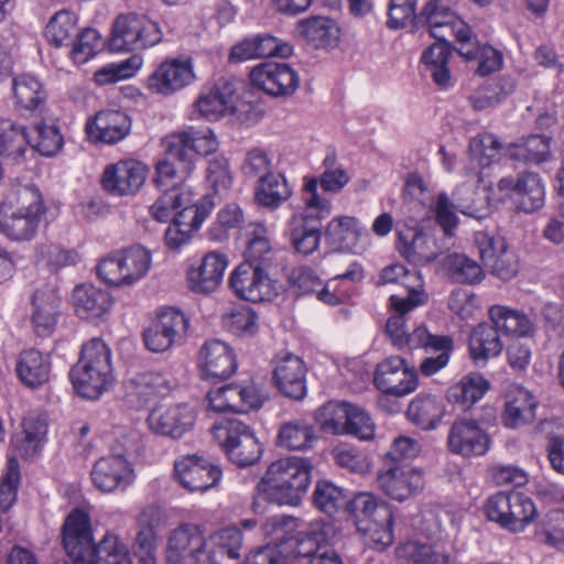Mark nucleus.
<instances>
[{
    "label": "nucleus",
    "instance_id": "nucleus-1",
    "mask_svg": "<svg viewBox=\"0 0 564 564\" xmlns=\"http://www.w3.org/2000/svg\"><path fill=\"white\" fill-rule=\"evenodd\" d=\"M62 541L67 555L77 564H133L127 545L118 535L107 532L96 544L89 516L73 510L65 519Z\"/></svg>",
    "mask_w": 564,
    "mask_h": 564
},
{
    "label": "nucleus",
    "instance_id": "nucleus-2",
    "mask_svg": "<svg viewBox=\"0 0 564 564\" xmlns=\"http://www.w3.org/2000/svg\"><path fill=\"white\" fill-rule=\"evenodd\" d=\"M69 378L75 391L83 398L96 400L108 391L115 382L108 345L100 338L85 343L78 361L70 369Z\"/></svg>",
    "mask_w": 564,
    "mask_h": 564
},
{
    "label": "nucleus",
    "instance_id": "nucleus-3",
    "mask_svg": "<svg viewBox=\"0 0 564 564\" xmlns=\"http://www.w3.org/2000/svg\"><path fill=\"white\" fill-rule=\"evenodd\" d=\"M44 213L40 191L33 186L19 187L0 204V232L12 241H31Z\"/></svg>",
    "mask_w": 564,
    "mask_h": 564
},
{
    "label": "nucleus",
    "instance_id": "nucleus-4",
    "mask_svg": "<svg viewBox=\"0 0 564 564\" xmlns=\"http://www.w3.org/2000/svg\"><path fill=\"white\" fill-rule=\"evenodd\" d=\"M311 484V465L291 456L273 462L258 484L267 499L280 506H297Z\"/></svg>",
    "mask_w": 564,
    "mask_h": 564
},
{
    "label": "nucleus",
    "instance_id": "nucleus-5",
    "mask_svg": "<svg viewBox=\"0 0 564 564\" xmlns=\"http://www.w3.org/2000/svg\"><path fill=\"white\" fill-rule=\"evenodd\" d=\"M346 511L354 521L358 532L368 536L378 546L393 543V514L391 508L377 496L360 491L346 503Z\"/></svg>",
    "mask_w": 564,
    "mask_h": 564
},
{
    "label": "nucleus",
    "instance_id": "nucleus-6",
    "mask_svg": "<svg viewBox=\"0 0 564 564\" xmlns=\"http://www.w3.org/2000/svg\"><path fill=\"white\" fill-rule=\"evenodd\" d=\"M151 262L150 251L134 246L104 258L97 265V274L107 284L131 286L148 274Z\"/></svg>",
    "mask_w": 564,
    "mask_h": 564
},
{
    "label": "nucleus",
    "instance_id": "nucleus-7",
    "mask_svg": "<svg viewBox=\"0 0 564 564\" xmlns=\"http://www.w3.org/2000/svg\"><path fill=\"white\" fill-rule=\"evenodd\" d=\"M229 460L239 467L256 464L262 449L252 430L238 419H224L210 429Z\"/></svg>",
    "mask_w": 564,
    "mask_h": 564
},
{
    "label": "nucleus",
    "instance_id": "nucleus-8",
    "mask_svg": "<svg viewBox=\"0 0 564 564\" xmlns=\"http://www.w3.org/2000/svg\"><path fill=\"white\" fill-rule=\"evenodd\" d=\"M162 40L159 24L145 15L120 14L112 26L111 51H134L151 47Z\"/></svg>",
    "mask_w": 564,
    "mask_h": 564
},
{
    "label": "nucleus",
    "instance_id": "nucleus-9",
    "mask_svg": "<svg viewBox=\"0 0 564 564\" xmlns=\"http://www.w3.org/2000/svg\"><path fill=\"white\" fill-rule=\"evenodd\" d=\"M188 327L189 319L183 312L167 307L143 332V340L149 350L164 352L184 341Z\"/></svg>",
    "mask_w": 564,
    "mask_h": 564
},
{
    "label": "nucleus",
    "instance_id": "nucleus-10",
    "mask_svg": "<svg viewBox=\"0 0 564 564\" xmlns=\"http://www.w3.org/2000/svg\"><path fill=\"white\" fill-rule=\"evenodd\" d=\"M207 539L203 529L195 523H183L167 536V564H203L206 556Z\"/></svg>",
    "mask_w": 564,
    "mask_h": 564
},
{
    "label": "nucleus",
    "instance_id": "nucleus-11",
    "mask_svg": "<svg viewBox=\"0 0 564 564\" xmlns=\"http://www.w3.org/2000/svg\"><path fill=\"white\" fill-rule=\"evenodd\" d=\"M229 286L239 299L253 303L272 301L279 294L268 270L251 264H239L229 276Z\"/></svg>",
    "mask_w": 564,
    "mask_h": 564
},
{
    "label": "nucleus",
    "instance_id": "nucleus-12",
    "mask_svg": "<svg viewBox=\"0 0 564 564\" xmlns=\"http://www.w3.org/2000/svg\"><path fill=\"white\" fill-rule=\"evenodd\" d=\"M373 383L381 392L393 397H405L419 387L417 372L399 356L384 358L376 367Z\"/></svg>",
    "mask_w": 564,
    "mask_h": 564
},
{
    "label": "nucleus",
    "instance_id": "nucleus-13",
    "mask_svg": "<svg viewBox=\"0 0 564 564\" xmlns=\"http://www.w3.org/2000/svg\"><path fill=\"white\" fill-rule=\"evenodd\" d=\"M196 79L191 57H173L163 61L148 77L147 87L155 95L171 96L193 84Z\"/></svg>",
    "mask_w": 564,
    "mask_h": 564
},
{
    "label": "nucleus",
    "instance_id": "nucleus-14",
    "mask_svg": "<svg viewBox=\"0 0 564 564\" xmlns=\"http://www.w3.org/2000/svg\"><path fill=\"white\" fill-rule=\"evenodd\" d=\"M148 166L133 159L108 164L101 175L102 188L113 196L135 195L143 186Z\"/></svg>",
    "mask_w": 564,
    "mask_h": 564
},
{
    "label": "nucleus",
    "instance_id": "nucleus-15",
    "mask_svg": "<svg viewBox=\"0 0 564 564\" xmlns=\"http://www.w3.org/2000/svg\"><path fill=\"white\" fill-rule=\"evenodd\" d=\"M490 437L478 421L458 417L449 426L447 448L451 453L463 457L485 455L490 447Z\"/></svg>",
    "mask_w": 564,
    "mask_h": 564
},
{
    "label": "nucleus",
    "instance_id": "nucleus-16",
    "mask_svg": "<svg viewBox=\"0 0 564 564\" xmlns=\"http://www.w3.org/2000/svg\"><path fill=\"white\" fill-rule=\"evenodd\" d=\"M196 421L194 409L187 404H160L147 419L150 431L156 435L178 440L189 432Z\"/></svg>",
    "mask_w": 564,
    "mask_h": 564
},
{
    "label": "nucleus",
    "instance_id": "nucleus-17",
    "mask_svg": "<svg viewBox=\"0 0 564 564\" xmlns=\"http://www.w3.org/2000/svg\"><path fill=\"white\" fill-rule=\"evenodd\" d=\"M498 191L517 202L518 209L531 214L544 206L545 189L539 174L524 172L517 178L506 176L498 181Z\"/></svg>",
    "mask_w": 564,
    "mask_h": 564
},
{
    "label": "nucleus",
    "instance_id": "nucleus-18",
    "mask_svg": "<svg viewBox=\"0 0 564 564\" xmlns=\"http://www.w3.org/2000/svg\"><path fill=\"white\" fill-rule=\"evenodd\" d=\"M174 473L181 486L188 491H206L215 487L221 478L220 468L197 454L185 455L175 460Z\"/></svg>",
    "mask_w": 564,
    "mask_h": 564
},
{
    "label": "nucleus",
    "instance_id": "nucleus-19",
    "mask_svg": "<svg viewBox=\"0 0 564 564\" xmlns=\"http://www.w3.org/2000/svg\"><path fill=\"white\" fill-rule=\"evenodd\" d=\"M378 284H401L406 290L405 295L392 294L390 296L392 307L415 308L427 300L421 273L415 270L411 271L403 264L395 263L386 267L380 273Z\"/></svg>",
    "mask_w": 564,
    "mask_h": 564
},
{
    "label": "nucleus",
    "instance_id": "nucleus-20",
    "mask_svg": "<svg viewBox=\"0 0 564 564\" xmlns=\"http://www.w3.org/2000/svg\"><path fill=\"white\" fill-rule=\"evenodd\" d=\"M163 142L165 156L155 165L154 182L159 188L184 186L183 181L194 170V161L180 149L182 139L167 135Z\"/></svg>",
    "mask_w": 564,
    "mask_h": 564
},
{
    "label": "nucleus",
    "instance_id": "nucleus-21",
    "mask_svg": "<svg viewBox=\"0 0 564 564\" xmlns=\"http://www.w3.org/2000/svg\"><path fill=\"white\" fill-rule=\"evenodd\" d=\"M252 85L274 97L290 96L299 87L296 72L284 63H264L252 68Z\"/></svg>",
    "mask_w": 564,
    "mask_h": 564
},
{
    "label": "nucleus",
    "instance_id": "nucleus-22",
    "mask_svg": "<svg viewBox=\"0 0 564 564\" xmlns=\"http://www.w3.org/2000/svg\"><path fill=\"white\" fill-rule=\"evenodd\" d=\"M378 484L388 497L402 502L424 490L425 474L417 467H391L378 474Z\"/></svg>",
    "mask_w": 564,
    "mask_h": 564
},
{
    "label": "nucleus",
    "instance_id": "nucleus-23",
    "mask_svg": "<svg viewBox=\"0 0 564 564\" xmlns=\"http://www.w3.org/2000/svg\"><path fill=\"white\" fill-rule=\"evenodd\" d=\"M197 362L200 376L206 380H225L237 369L232 348L219 339L204 343L199 349Z\"/></svg>",
    "mask_w": 564,
    "mask_h": 564
},
{
    "label": "nucleus",
    "instance_id": "nucleus-24",
    "mask_svg": "<svg viewBox=\"0 0 564 564\" xmlns=\"http://www.w3.org/2000/svg\"><path fill=\"white\" fill-rule=\"evenodd\" d=\"M90 477L102 492L124 490L133 481V470L123 455L102 456L95 462Z\"/></svg>",
    "mask_w": 564,
    "mask_h": 564
},
{
    "label": "nucleus",
    "instance_id": "nucleus-25",
    "mask_svg": "<svg viewBox=\"0 0 564 564\" xmlns=\"http://www.w3.org/2000/svg\"><path fill=\"white\" fill-rule=\"evenodd\" d=\"M306 367L304 361L291 352L278 356L274 361L273 381L279 391L293 400L306 395Z\"/></svg>",
    "mask_w": 564,
    "mask_h": 564
},
{
    "label": "nucleus",
    "instance_id": "nucleus-26",
    "mask_svg": "<svg viewBox=\"0 0 564 564\" xmlns=\"http://www.w3.org/2000/svg\"><path fill=\"white\" fill-rule=\"evenodd\" d=\"M228 265V258L218 251L207 252L199 264L192 265L187 271L188 288L199 294H209L216 291L224 278Z\"/></svg>",
    "mask_w": 564,
    "mask_h": 564
},
{
    "label": "nucleus",
    "instance_id": "nucleus-27",
    "mask_svg": "<svg viewBox=\"0 0 564 564\" xmlns=\"http://www.w3.org/2000/svg\"><path fill=\"white\" fill-rule=\"evenodd\" d=\"M397 249L409 262L425 265L440 254L433 236L417 228H408L398 234Z\"/></svg>",
    "mask_w": 564,
    "mask_h": 564
},
{
    "label": "nucleus",
    "instance_id": "nucleus-28",
    "mask_svg": "<svg viewBox=\"0 0 564 564\" xmlns=\"http://www.w3.org/2000/svg\"><path fill=\"white\" fill-rule=\"evenodd\" d=\"M94 142L115 144L123 140L131 130V119L119 110H102L86 126Z\"/></svg>",
    "mask_w": 564,
    "mask_h": 564
},
{
    "label": "nucleus",
    "instance_id": "nucleus-29",
    "mask_svg": "<svg viewBox=\"0 0 564 564\" xmlns=\"http://www.w3.org/2000/svg\"><path fill=\"white\" fill-rule=\"evenodd\" d=\"M124 388L130 402L141 406L158 397L167 395L172 381L163 372L145 370L128 379Z\"/></svg>",
    "mask_w": 564,
    "mask_h": 564
},
{
    "label": "nucleus",
    "instance_id": "nucleus-30",
    "mask_svg": "<svg viewBox=\"0 0 564 564\" xmlns=\"http://www.w3.org/2000/svg\"><path fill=\"white\" fill-rule=\"evenodd\" d=\"M61 299L52 289L37 290L32 297L31 323L40 337L53 334L59 313Z\"/></svg>",
    "mask_w": 564,
    "mask_h": 564
},
{
    "label": "nucleus",
    "instance_id": "nucleus-31",
    "mask_svg": "<svg viewBox=\"0 0 564 564\" xmlns=\"http://www.w3.org/2000/svg\"><path fill=\"white\" fill-rule=\"evenodd\" d=\"M297 34L315 48H329L338 44L340 29L330 18L313 15L296 23Z\"/></svg>",
    "mask_w": 564,
    "mask_h": 564
},
{
    "label": "nucleus",
    "instance_id": "nucleus-32",
    "mask_svg": "<svg viewBox=\"0 0 564 564\" xmlns=\"http://www.w3.org/2000/svg\"><path fill=\"white\" fill-rule=\"evenodd\" d=\"M332 528L322 522L299 523L294 534L290 535L289 544L296 556L313 558L319 554L322 546L327 543Z\"/></svg>",
    "mask_w": 564,
    "mask_h": 564
},
{
    "label": "nucleus",
    "instance_id": "nucleus-33",
    "mask_svg": "<svg viewBox=\"0 0 564 564\" xmlns=\"http://www.w3.org/2000/svg\"><path fill=\"white\" fill-rule=\"evenodd\" d=\"M538 401L533 394L522 388H511L505 402L502 420L506 426L516 429L532 423L535 420Z\"/></svg>",
    "mask_w": 564,
    "mask_h": 564
},
{
    "label": "nucleus",
    "instance_id": "nucleus-34",
    "mask_svg": "<svg viewBox=\"0 0 564 564\" xmlns=\"http://www.w3.org/2000/svg\"><path fill=\"white\" fill-rule=\"evenodd\" d=\"M503 343L497 328L487 323L473 327L468 338V351L474 364L485 366L489 359L500 355Z\"/></svg>",
    "mask_w": 564,
    "mask_h": 564
},
{
    "label": "nucleus",
    "instance_id": "nucleus-35",
    "mask_svg": "<svg viewBox=\"0 0 564 564\" xmlns=\"http://www.w3.org/2000/svg\"><path fill=\"white\" fill-rule=\"evenodd\" d=\"M235 93L234 83L229 80L220 82L207 94H204L196 101V108L202 116L208 120H217L226 115L235 112Z\"/></svg>",
    "mask_w": 564,
    "mask_h": 564
},
{
    "label": "nucleus",
    "instance_id": "nucleus-36",
    "mask_svg": "<svg viewBox=\"0 0 564 564\" xmlns=\"http://www.w3.org/2000/svg\"><path fill=\"white\" fill-rule=\"evenodd\" d=\"M445 415L443 400L432 393H419L408 405L406 416L417 427L435 430Z\"/></svg>",
    "mask_w": 564,
    "mask_h": 564
},
{
    "label": "nucleus",
    "instance_id": "nucleus-37",
    "mask_svg": "<svg viewBox=\"0 0 564 564\" xmlns=\"http://www.w3.org/2000/svg\"><path fill=\"white\" fill-rule=\"evenodd\" d=\"M72 297L75 313L83 319L100 317L112 305V299L108 291L90 284L75 286Z\"/></svg>",
    "mask_w": 564,
    "mask_h": 564
},
{
    "label": "nucleus",
    "instance_id": "nucleus-38",
    "mask_svg": "<svg viewBox=\"0 0 564 564\" xmlns=\"http://www.w3.org/2000/svg\"><path fill=\"white\" fill-rule=\"evenodd\" d=\"M47 423L40 415H29L22 422V431L12 440L13 451L24 458L35 457L42 449Z\"/></svg>",
    "mask_w": 564,
    "mask_h": 564
},
{
    "label": "nucleus",
    "instance_id": "nucleus-39",
    "mask_svg": "<svg viewBox=\"0 0 564 564\" xmlns=\"http://www.w3.org/2000/svg\"><path fill=\"white\" fill-rule=\"evenodd\" d=\"M427 26L430 35L436 40H445L454 35L458 43L469 42L473 37L470 28L454 10L419 18Z\"/></svg>",
    "mask_w": 564,
    "mask_h": 564
},
{
    "label": "nucleus",
    "instance_id": "nucleus-40",
    "mask_svg": "<svg viewBox=\"0 0 564 564\" xmlns=\"http://www.w3.org/2000/svg\"><path fill=\"white\" fill-rule=\"evenodd\" d=\"M51 361L48 356L39 350L29 349L20 354L17 361V373L20 380L30 388H36L50 379Z\"/></svg>",
    "mask_w": 564,
    "mask_h": 564
},
{
    "label": "nucleus",
    "instance_id": "nucleus-41",
    "mask_svg": "<svg viewBox=\"0 0 564 564\" xmlns=\"http://www.w3.org/2000/svg\"><path fill=\"white\" fill-rule=\"evenodd\" d=\"M14 106L18 110L33 111L46 101V90L37 77L21 74L12 79Z\"/></svg>",
    "mask_w": 564,
    "mask_h": 564
},
{
    "label": "nucleus",
    "instance_id": "nucleus-42",
    "mask_svg": "<svg viewBox=\"0 0 564 564\" xmlns=\"http://www.w3.org/2000/svg\"><path fill=\"white\" fill-rule=\"evenodd\" d=\"M489 317L498 333L517 337L531 336L534 326L531 319L522 312L502 305H494L489 308Z\"/></svg>",
    "mask_w": 564,
    "mask_h": 564
},
{
    "label": "nucleus",
    "instance_id": "nucleus-43",
    "mask_svg": "<svg viewBox=\"0 0 564 564\" xmlns=\"http://www.w3.org/2000/svg\"><path fill=\"white\" fill-rule=\"evenodd\" d=\"M452 55V47L445 40H437L422 54V62L434 83L441 88H447L451 85V70L448 59Z\"/></svg>",
    "mask_w": 564,
    "mask_h": 564
},
{
    "label": "nucleus",
    "instance_id": "nucleus-44",
    "mask_svg": "<svg viewBox=\"0 0 564 564\" xmlns=\"http://www.w3.org/2000/svg\"><path fill=\"white\" fill-rule=\"evenodd\" d=\"M551 139L544 135H530L514 143L506 145V156L530 164L546 161L550 152Z\"/></svg>",
    "mask_w": 564,
    "mask_h": 564
},
{
    "label": "nucleus",
    "instance_id": "nucleus-45",
    "mask_svg": "<svg viewBox=\"0 0 564 564\" xmlns=\"http://www.w3.org/2000/svg\"><path fill=\"white\" fill-rule=\"evenodd\" d=\"M489 389V382L480 373L471 372L464 376L447 392L449 401L468 409L478 402Z\"/></svg>",
    "mask_w": 564,
    "mask_h": 564
},
{
    "label": "nucleus",
    "instance_id": "nucleus-46",
    "mask_svg": "<svg viewBox=\"0 0 564 564\" xmlns=\"http://www.w3.org/2000/svg\"><path fill=\"white\" fill-rule=\"evenodd\" d=\"M443 268L448 278L459 284H477L485 278L481 265L476 260L460 253L447 254L443 259Z\"/></svg>",
    "mask_w": 564,
    "mask_h": 564
},
{
    "label": "nucleus",
    "instance_id": "nucleus-47",
    "mask_svg": "<svg viewBox=\"0 0 564 564\" xmlns=\"http://www.w3.org/2000/svg\"><path fill=\"white\" fill-rule=\"evenodd\" d=\"M457 53L466 61H477L478 66L476 74L479 76H488L502 67L503 58L499 51L489 45H479L469 42L459 43Z\"/></svg>",
    "mask_w": 564,
    "mask_h": 564
},
{
    "label": "nucleus",
    "instance_id": "nucleus-48",
    "mask_svg": "<svg viewBox=\"0 0 564 564\" xmlns=\"http://www.w3.org/2000/svg\"><path fill=\"white\" fill-rule=\"evenodd\" d=\"M325 235L339 249L356 252L360 237L359 221L351 216L335 217L327 224Z\"/></svg>",
    "mask_w": 564,
    "mask_h": 564
},
{
    "label": "nucleus",
    "instance_id": "nucleus-49",
    "mask_svg": "<svg viewBox=\"0 0 564 564\" xmlns=\"http://www.w3.org/2000/svg\"><path fill=\"white\" fill-rule=\"evenodd\" d=\"M28 147L29 132L24 126L10 119L0 120V155L17 162L24 156Z\"/></svg>",
    "mask_w": 564,
    "mask_h": 564
},
{
    "label": "nucleus",
    "instance_id": "nucleus-50",
    "mask_svg": "<svg viewBox=\"0 0 564 564\" xmlns=\"http://www.w3.org/2000/svg\"><path fill=\"white\" fill-rule=\"evenodd\" d=\"M292 191L283 175L272 173L258 181L254 198L263 207L274 209L289 199Z\"/></svg>",
    "mask_w": 564,
    "mask_h": 564
},
{
    "label": "nucleus",
    "instance_id": "nucleus-51",
    "mask_svg": "<svg viewBox=\"0 0 564 564\" xmlns=\"http://www.w3.org/2000/svg\"><path fill=\"white\" fill-rule=\"evenodd\" d=\"M304 208L303 212L294 215L292 218H302L305 225L313 224L316 228H322V220L332 213V204L328 199L322 197L317 192V181L307 180L304 184Z\"/></svg>",
    "mask_w": 564,
    "mask_h": 564
},
{
    "label": "nucleus",
    "instance_id": "nucleus-52",
    "mask_svg": "<svg viewBox=\"0 0 564 564\" xmlns=\"http://www.w3.org/2000/svg\"><path fill=\"white\" fill-rule=\"evenodd\" d=\"M162 194L150 207L152 217L159 221H166L174 210L192 202V192L186 186H172L160 188Z\"/></svg>",
    "mask_w": 564,
    "mask_h": 564
},
{
    "label": "nucleus",
    "instance_id": "nucleus-53",
    "mask_svg": "<svg viewBox=\"0 0 564 564\" xmlns=\"http://www.w3.org/2000/svg\"><path fill=\"white\" fill-rule=\"evenodd\" d=\"M351 403L330 401L321 406L316 420L323 432L346 435Z\"/></svg>",
    "mask_w": 564,
    "mask_h": 564
},
{
    "label": "nucleus",
    "instance_id": "nucleus-54",
    "mask_svg": "<svg viewBox=\"0 0 564 564\" xmlns=\"http://www.w3.org/2000/svg\"><path fill=\"white\" fill-rule=\"evenodd\" d=\"M171 138L182 139L181 150L194 161V154L208 155L218 149V141L210 130L188 128L170 134Z\"/></svg>",
    "mask_w": 564,
    "mask_h": 564
},
{
    "label": "nucleus",
    "instance_id": "nucleus-55",
    "mask_svg": "<svg viewBox=\"0 0 564 564\" xmlns=\"http://www.w3.org/2000/svg\"><path fill=\"white\" fill-rule=\"evenodd\" d=\"M63 137L54 123L39 121L29 133V145L44 156H53L63 147Z\"/></svg>",
    "mask_w": 564,
    "mask_h": 564
},
{
    "label": "nucleus",
    "instance_id": "nucleus-56",
    "mask_svg": "<svg viewBox=\"0 0 564 564\" xmlns=\"http://www.w3.org/2000/svg\"><path fill=\"white\" fill-rule=\"evenodd\" d=\"M313 224L305 225L302 218H291L289 223V235L293 248L304 256L313 253L319 246L322 231Z\"/></svg>",
    "mask_w": 564,
    "mask_h": 564
},
{
    "label": "nucleus",
    "instance_id": "nucleus-57",
    "mask_svg": "<svg viewBox=\"0 0 564 564\" xmlns=\"http://www.w3.org/2000/svg\"><path fill=\"white\" fill-rule=\"evenodd\" d=\"M400 556H404L413 564H454L451 555L441 547L409 541L399 547Z\"/></svg>",
    "mask_w": 564,
    "mask_h": 564
},
{
    "label": "nucleus",
    "instance_id": "nucleus-58",
    "mask_svg": "<svg viewBox=\"0 0 564 564\" xmlns=\"http://www.w3.org/2000/svg\"><path fill=\"white\" fill-rule=\"evenodd\" d=\"M76 33V17L66 10L56 12L45 28L47 41L56 47L73 43Z\"/></svg>",
    "mask_w": 564,
    "mask_h": 564
},
{
    "label": "nucleus",
    "instance_id": "nucleus-59",
    "mask_svg": "<svg viewBox=\"0 0 564 564\" xmlns=\"http://www.w3.org/2000/svg\"><path fill=\"white\" fill-rule=\"evenodd\" d=\"M509 531L518 533L534 521L538 510L532 499L522 492L510 491Z\"/></svg>",
    "mask_w": 564,
    "mask_h": 564
},
{
    "label": "nucleus",
    "instance_id": "nucleus-60",
    "mask_svg": "<svg viewBox=\"0 0 564 564\" xmlns=\"http://www.w3.org/2000/svg\"><path fill=\"white\" fill-rule=\"evenodd\" d=\"M314 440V430L304 421H291L280 427L278 435L279 446L300 451L311 446Z\"/></svg>",
    "mask_w": 564,
    "mask_h": 564
},
{
    "label": "nucleus",
    "instance_id": "nucleus-61",
    "mask_svg": "<svg viewBox=\"0 0 564 564\" xmlns=\"http://www.w3.org/2000/svg\"><path fill=\"white\" fill-rule=\"evenodd\" d=\"M536 539L555 549L564 547V511L547 513L535 530Z\"/></svg>",
    "mask_w": 564,
    "mask_h": 564
},
{
    "label": "nucleus",
    "instance_id": "nucleus-62",
    "mask_svg": "<svg viewBox=\"0 0 564 564\" xmlns=\"http://www.w3.org/2000/svg\"><path fill=\"white\" fill-rule=\"evenodd\" d=\"M454 209L476 217V210L471 206H467L458 199L454 205L445 193H441L435 203V218L446 236H453V229L457 225L458 219Z\"/></svg>",
    "mask_w": 564,
    "mask_h": 564
},
{
    "label": "nucleus",
    "instance_id": "nucleus-63",
    "mask_svg": "<svg viewBox=\"0 0 564 564\" xmlns=\"http://www.w3.org/2000/svg\"><path fill=\"white\" fill-rule=\"evenodd\" d=\"M73 40L70 57L77 64H84L93 58L104 47V41L97 30L87 28L76 33Z\"/></svg>",
    "mask_w": 564,
    "mask_h": 564
},
{
    "label": "nucleus",
    "instance_id": "nucleus-64",
    "mask_svg": "<svg viewBox=\"0 0 564 564\" xmlns=\"http://www.w3.org/2000/svg\"><path fill=\"white\" fill-rule=\"evenodd\" d=\"M313 501L318 510L333 516L344 506L345 494L343 488L333 482L321 480L315 486Z\"/></svg>",
    "mask_w": 564,
    "mask_h": 564
}]
</instances>
